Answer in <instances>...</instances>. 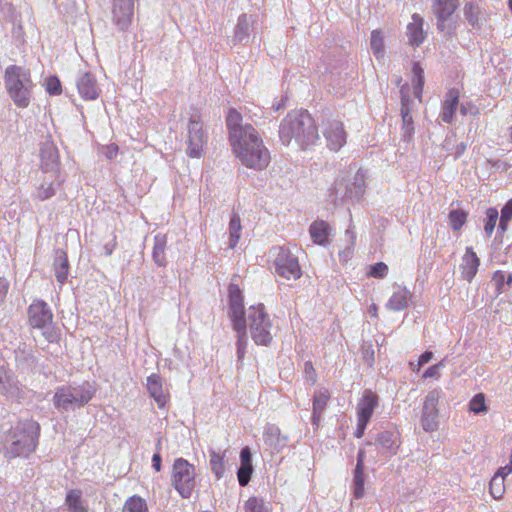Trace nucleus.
Returning <instances> with one entry per match:
<instances>
[{
  "instance_id": "f257e3e1",
  "label": "nucleus",
  "mask_w": 512,
  "mask_h": 512,
  "mask_svg": "<svg viewBox=\"0 0 512 512\" xmlns=\"http://www.w3.org/2000/svg\"><path fill=\"white\" fill-rule=\"evenodd\" d=\"M39 436L38 422L32 419L17 422L5 435L2 445L4 457L14 459L29 456L36 450Z\"/></svg>"
},
{
  "instance_id": "f03ea898",
  "label": "nucleus",
  "mask_w": 512,
  "mask_h": 512,
  "mask_svg": "<svg viewBox=\"0 0 512 512\" xmlns=\"http://www.w3.org/2000/svg\"><path fill=\"white\" fill-rule=\"evenodd\" d=\"M235 157L247 168L265 169L271 160L270 152L255 128H248L242 137L230 142Z\"/></svg>"
},
{
  "instance_id": "7ed1b4c3",
  "label": "nucleus",
  "mask_w": 512,
  "mask_h": 512,
  "mask_svg": "<svg viewBox=\"0 0 512 512\" xmlns=\"http://www.w3.org/2000/svg\"><path fill=\"white\" fill-rule=\"evenodd\" d=\"M280 134L287 142L295 138L303 148L313 146L319 140L316 123L306 110L289 113L281 123Z\"/></svg>"
},
{
  "instance_id": "20e7f679",
  "label": "nucleus",
  "mask_w": 512,
  "mask_h": 512,
  "mask_svg": "<svg viewBox=\"0 0 512 512\" xmlns=\"http://www.w3.org/2000/svg\"><path fill=\"white\" fill-rule=\"evenodd\" d=\"M5 86L7 92L18 108L29 106L32 98L33 82L28 72L20 66H8L5 71Z\"/></svg>"
},
{
  "instance_id": "39448f33",
  "label": "nucleus",
  "mask_w": 512,
  "mask_h": 512,
  "mask_svg": "<svg viewBox=\"0 0 512 512\" xmlns=\"http://www.w3.org/2000/svg\"><path fill=\"white\" fill-rule=\"evenodd\" d=\"M230 318L233 329L237 334V355L241 360L246 354L248 337L246 333V321L244 317V306L242 292L237 284L229 285Z\"/></svg>"
},
{
  "instance_id": "423d86ee",
  "label": "nucleus",
  "mask_w": 512,
  "mask_h": 512,
  "mask_svg": "<svg viewBox=\"0 0 512 512\" xmlns=\"http://www.w3.org/2000/svg\"><path fill=\"white\" fill-rule=\"evenodd\" d=\"M96 393L94 383L84 381L77 386H61L54 396L53 403L57 408L67 410L70 407H83L91 401Z\"/></svg>"
},
{
  "instance_id": "0eeeda50",
  "label": "nucleus",
  "mask_w": 512,
  "mask_h": 512,
  "mask_svg": "<svg viewBox=\"0 0 512 512\" xmlns=\"http://www.w3.org/2000/svg\"><path fill=\"white\" fill-rule=\"evenodd\" d=\"M27 316L29 325L43 330L42 334L49 343L59 341L60 332L53 325V313L45 301L34 299L27 309Z\"/></svg>"
},
{
  "instance_id": "6e6552de",
  "label": "nucleus",
  "mask_w": 512,
  "mask_h": 512,
  "mask_svg": "<svg viewBox=\"0 0 512 512\" xmlns=\"http://www.w3.org/2000/svg\"><path fill=\"white\" fill-rule=\"evenodd\" d=\"M248 327L256 345L268 346L272 342V322L263 304L252 305L248 309Z\"/></svg>"
},
{
  "instance_id": "1a4fd4ad",
  "label": "nucleus",
  "mask_w": 512,
  "mask_h": 512,
  "mask_svg": "<svg viewBox=\"0 0 512 512\" xmlns=\"http://www.w3.org/2000/svg\"><path fill=\"white\" fill-rule=\"evenodd\" d=\"M275 273L286 280H298L302 277V269L298 258L289 249L282 246L271 251Z\"/></svg>"
},
{
  "instance_id": "9d476101",
  "label": "nucleus",
  "mask_w": 512,
  "mask_h": 512,
  "mask_svg": "<svg viewBox=\"0 0 512 512\" xmlns=\"http://www.w3.org/2000/svg\"><path fill=\"white\" fill-rule=\"evenodd\" d=\"M172 485L183 497L189 498L195 488V468L186 459L177 458L172 468Z\"/></svg>"
},
{
  "instance_id": "9b49d317",
  "label": "nucleus",
  "mask_w": 512,
  "mask_h": 512,
  "mask_svg": "<svg viewBox=\"0 0 512 512\" xmlns=\"http://www.w3.org/2000/svg\"><path fill=\"white\" fill-rule=\"evenodd\" d=\"M458 0H434L432 11L436 17L437 29L446 35H451L457 25Z\"/></svg>"
},
{
  "instance_id": "f8f14e48",
  "label": "nucleus",
  "mask_w": 512,
  "mask_h": 512,
  "mask_svg": "<svg viewBox=\"0 0 512 512\" xmlns=\"http://www.w3.org/2000/svg\"><path fill=\"white\" fill-rule=\"evenodd\" d=\"M207 137L203 130L201 117L198 114L193 115L188 123V136L186 153L190 158H199L202 156Z\"/></svg>"
},
{
  "instance_id": "ddd939ff",
  "label": "nucleus",
  "mask_w": 512,
  "mask_h": 512,
  "mask_svg": "<svg viewBox=\"0 0 512 512\" xmlns=\"http://www.w3.org/2000/svg\"><path fill=\"white\" fill-rule=\"evenodd\" d=\"M322 132L331 151L338 152L347 142V134L341 120L327 118L322 122Z\"/></svg>"
},
{
  "instance_id": "4468645a",
  "label": "nucleus",
  "mask_w": 512,
  "mask_h": 512,
  "mask_svg": "<svg viewBox=\"0 0 512 512\" xmlns=\"http://www.w3.org/2000/svg\"><path fill=\"white\" fill-rule=\"evenodd\" d=\"M439 399L440 396L437 390L430 391L425 397L421 416V425L427 432L434 431L438 427Z\"/></svg>"
},
{
  "instance_id": "2eb2a0df",
  "label": "nucleus",
  "mask_w": 512,
  "mask_h": 512,
  "mask_svg": "<svg viewBox=\"0 0 512 512\" xmlns=\"http://www.w3.org/2000/svg\"><path fill=\"white\" fill-rule=\"evenodd\" d=\"M135 0H113L112 22L119 31H126L132 22Z\"/></svg>"
},
{
  "instance_id": "dca6fc26",
  "label": "nucleus",
  "mask_w": 512,
  "mask_h": 512,
  "mask_svg": "<svg viewBox=\"0 0 512 512\" xmlns=\"http://www.w3.org/2000/svg\"><path fill=\"white\" fill-rule=\"evenodd\" d=\"M401 93V117L403 136L410 140L414 134L412 109L410 107V85L405 83L400 88Z\"/></svg>"
},
{
  "instance_id": "f3484780",
  "label": "nucleus",
  "mask_w": 512,
  "mask_h": 512,
  "mask_svg": "<svg viewBox=\"0 0 512 512\" xmlns=\"http://www.w3.org/2000/svg\"><path fill=\"white\" fill-rule=\"evenodd\" d=\"M229 143L242 137L248 128H254L251 124H242V115L236 109H229L226 117Z\"/></svg>"
},
{
  "instance_id": "a211bd4d",
  "label": "nucleus",
  "mask_w": 512,
  "mask_h": 512,
  "mask_svg": "<svg viewBox=\"0 0 512 512\" xmlns=\"http://www.w3.org/2000/svg\"><path fill=\"white\" fill-rule=\"evenodd\" d=\"M411 22L407 25L408 42L412 46H420L427 37V31L424 30V19L417 13L411 17Z\"/></svg>"
},
{
  "instance_id": "6ab92c4d",
  "label": "nucleus",
  "mask_w": 512,
  "mask_h": 512,
  "mask_svg": "<svg viewBox=\"0 0 512 512\" xmlns=\"http://www.w3.org/2000/svg\"><path fill=\"white\" fill-rule=\"evenodd\" d=\"M377 405V395L371 390H365L357 404V419L369 422Z\"/></svg>"
},
{
  "instance_id": "aec40b11",
  "label": "nucleus",
  "mask_w": 512,
  "mask_h": 512,
  "mask_svg": "<svg viewBox=\"0 0 512 512\" xmlns=\"http://www.w3.org/2000/svg\"><path fill=\"white\" fill-rule=\"evenodd\" d=\"M330 392L328 389L317 390L312 398V424L318 428L321 423L322 415L330 400Z\"/></svg>"
},
{
  "instance_id": "412c9836",
  "label": "nucleus",
  "mask_w": 512,
  "mask_h": 512,
  "mask_svg": "<svg viewBox=\"0 0 512 512\" xmlns=\"http://www.w3.org/2000/svg\"><path fill=\"white\" fill-rule=\"evenodd\" d=\"M460 98V91L456 88L448 90L441 106L440 117L445 123H452L457 110Z\"/></svg>"
},
{
  "instance_id": "4be33fe9",
  "label": "nucleus",
  "mask_w": 512,
  "mask_h": 512,
  "mask_svg": "<svg viewBox=\"0 0 512 512\" xmlns=\"http://www.w3.org/2000/svg\"><path fill=\"white\" fill-rule=\"evenodd\" d=\"M241 465L237 471V478L240 486L245 487L248 485L253 473L252 455L249 447H244L240 453Z\"/></svg>"
},
{
  "instance_id": "5701e85b",
  "label": "nucleus",
  "mask_w": 512,
  "mask_h": 512,
  "mask_svg": "<svg viewBox=\"0 0 512 512\" xmlns=\"http://www.w3.org/2000/svg\"><path fill=\"white\" fill-rule=\"evenodd\" d=\"M253 22L252 16H248L247 14H241L239 16L232 39L234 44H247L249 42Z\"/></svg>"
},
{
  "instance_id": "b1692460",
  "label": "nucleus",
  "mask_w": 512,
  "mask_h": 512,
  "mask_svg": "<svg viewBox=\"0 0 512 512\" xmlns=\"http://www.w3.org/2000/svg\"><path fill=\"white\" fill-rule=\"evenodd\" d=\"M77 88L84 100H95L99 96L96 81L89 73L80 76L77 81Z\"/></svg>"
},
{
  "instance_id": "393cba45",
  "label": "nucleus",
  "mask_w": 512,
  "mask_h": 512,
  "mask_svg": "<svg viewBox=\"0 0 512 512\" xmlns=\"http://www.w3.org/2000/svg\"><path fill=\"white\" fill-rule=\"evenodd\" d=\"M411 298V292L406 287H400L391 295L386 307L392 311H402L408 307Z\"/></svg>"
},
{
  "instance_id": "a878e982",
  "label": "nucleus",
  "mask_w": 512,
  "mask_h": 512,
  "mask_svg": "<svg viewBox=\"0 0 512 512\" xmlns=\"http://www.w3.org/2000/svg\"><path fill=\"white\" fill-rule=\"evenodd\" d=\"M147 389L157 405L160 408L164 407L167 402V396L163 391L162 381L159 375L152 374L147 378Z\"/></svg>"
},
{
  "instance_id": "bb28decb",
  "label": "nucleus",
  "mask_w": 512,
  "mask_h": 512,
  "mask_svg": "<svg viewBox=\"0 0 512 512\" xmlns=\"http://www.w3.org/2000/svg\"><path fill=\"white\" fill-rule=\"evenodd\" d=\"M479 265L480 260L477 254L474 252L473 248L468 247L463 257L462 264V274L464 278L468 281H471L475 277Z\"/></svg>"
},
{
  "instance_id": "cd10ccee",
  "label": "nucleus",
  "mask_w": 512,
  "mask_h": 512,
  "mask_svg": "<svg viewBox=\"0 0 512 512\" xmlns=\"http://www.w3.org/2000/svg\"><path fill=\"white\" fill-rule=\"evenodd\" d=\"M354 495L361 498L364 495V452L360 451L357 456V464L354 471Z\"/></svg>"
},
{
  "instance_id": "c85d7f7f",
  "label": "nucleus",
  "mask_w": 512,
  "mask_h": 512,
  "mask_svg": "<svg viewBox=\"0 0 512 512\" xmlns=\"http://www.w3.org/2000/svg\"><path fill=\"white\" fill-rule=\"evenodd\" d=\"M310 236L315 244L325 245L328 243L329 225L325 221H315L311 224Z\"/></svg>"
},
{
  "instance_id": "c756f323",
  "label": "nucleus",
  "mask_w": 512,
  "mask_h": 512,
  "mask_svg": "<svg viewBox=\"0 0 512 512\" xmlns=\"http://www.w3.org/2000/svg\"><path fill=\"white\" fill-rule=\"evenodd\" d=\"M410 84L412 86L413 95L415 98L422 101V93L424 86V71L421 66H413L411 69Z\"/></svg>"
},
{
  "instance_id": "7c9ffc66",
  "label": "nucleus",
  "mask_w": 512,
  "mask_h": 512,
  "mask_svg": "<svg viewBox=\"0 0 512 512\" xmlns=\"http://www.w3.org/2000/svg\"><path fill=\"white\" fill-rule=\"evenodd\" d=\"M209 463L215 478H223L226 471L225 454L216 451H210Z\"/></svg>"
},
{
  "instance_id": "2f4dec72",
  "label": "nucleus",
  "mask_w": 512,
  "mask_h": 512,
  "mask_svg": "<svg viewBox=\"0 0 512 512\" xmlns=\"http://www.w3.org/2000/svg\"><path fill=\"white\" fill-rule=\"evenodd\" d=\"M66 505L71 512H87L88 509L82 501V492L78 489L70 490L65 499Z\"/></svg>"
},
{
  "instance_id": "473e14b6",
  "label": "nucleus",
  "mask_w": 512,
  "mask_h": 512,
  "mask_svg": "<svg viewBox=\"0 0 512 512\" xmlns=\"http://www.w3.org/2000/svg\"><path fill=\"white\" fill-rule=\"evenodd\" d=\"M54 270L56 280L61 285L64 284L69 273V261L65 252H62L61 255L55 259Z\"/></svg>"
},
{
  "instance_id": "72a5a7b5",
  "label": "nucleus",
  "mask_w": 512,
  "mask_h": 512,
  "mask_svg": "<svg viewBox=\"0 0 512 512\" xmlns=\"http://www.w3.org/2000/svg\"><path fill=\"white\" fill-rule=\"evenodd\" d=\"M166 244L167 240L165 236H156L153 247L152 257L154 262L163 267L166 265Z\"/></svg>"
},
{
  "instance_id": "f704fd0d",
  "label": "nucleus",
  "mask_w": 512,
  "mask_h": 512,
  "mask_svg": "<svg viewBox=\"0 0 512 512\" xmlns=\"http://www.w3.org/2000/svg\"><path fill=\"white\" fill-rule=\"evenodd\" d=\"M370 46L376 60L381 61L385 53L384 35L382 31L373 30L371 32Z\"/></svg>"
},
{
  "instance_id": "c9c22d12",
  "label": "nucleus",
  "mask_w": 512,
  "mask_h": 512,
  "mask_svg": "<svg viewBox=\"0 0 512 512\" xmlns=\"http://www.w3.org/2000/svg\"><path fill=\"white\" fill-rule=\"evenodd\" d=\"M122 512H148V506L145 499L133 495L128 497L124 502Z\"/></svg>"
},
{
  "instance_id": "e433bc0d",
  "label": "nucleus",
  "mask_w": 512,
  "mask_h": 512,
  "mask_svg": "<svg viewBox=\"0 0 512 512\" xmlns=\"http://www.w3.org/2000/svg\"><path fill=\"white\" fill-rule=\"evenodd\" d=\"M242 230L241 221L239 215H233L229 223V234L230 241L229 247L231 249L235 248L240 240V233Z\"/></svg>"
},
{
  "instance_id": "4c0bfd02",
  "label": "nucleus",
  "mask_w": 512,
  "mask_h": 512,
  "mask_svg": "<svg viewBox=\"0 0 512 512\" xmlns=\"http://www.w3.org/2000/svg\"><path fill=\"white\" fill-rule=\"evenodd\" d=\"M448 218H449L450 227L454 231H459L463 228V226L467 222L468 212L461 210V209L452 210V211H450Z\"/></svg>"
},
{
  "instance_id": "58836bf2",
  "label": "nucleus",
  "mask_w": 512,
  "mask_h": 512,
  "mask_svg": "<svg viewBox=\"0 0 512 512\" xmlns=\"http://www.w3.org/2000/svg\"><path fill=\"white\" fill-rule=\"evenodd\" d=\"M469 411L479 414L485 413L488 411V406L486 405V398L483 393H478L473 396V398L469 401Z\"/></svg>"
},
{
  "instance_id": "ea45409f",
  "label": "nucleus",
  "mask_w": 512,
  "mask_h": 512,
  "mask_svg": "<svg viewBox=\"0 0 512 512\" xmlns=\"http://www.w3.org/2000/svg\"><path fill=\"white\" fill-rule=\"evenodd\" d=\"M489 492L494 499H501L505 492L504 480L499 476H493L489 483Z\"/></svg>"
},
{
  "instance_id": "a19ab883",
  "label": "nucleus",
  "mask_w": 512,
  "mask_h": 512,
  "mask_svg": "<svg viewBox=\"0 0 512 512\" xmlns=\"http://www.w3.org/2000/svg\"><path fill=\"white\" fill-rule=\"evenodd\" d=\"M498 218L499 213L496 208L490 207L486 210V222L484 225V230L488 236L492 235Z\"/></svg>"
},
{
  "instance_id": "79ce46f5",
  "label": "nucleus",
  "mask_w": 512,
  "mask_h": 512,
  "mask_svg": "<svg viewBox=\"0 0 512 512\" xmlns=\"http://www.w3.org/2000/svg\"><path fill=\"white\" fill-rule=\"evenodd\" d=\"M512 219V198L504 205L501 210L499 221V230L505 232L508 227L509 221Z\"/></svg>"
},
{
  "instance_id": "37998d69",
  "label": "nucleus",
  "mask_w": 512,
  "mask_h": 512,
  "mask_svg": "<svg viewBox=\"0 0 512 512\" xmlns=\"http://www.w3.org/2000/svg\"><path fill=\"white\" fill-rule=\"evenodd\" d=\"M244 512H269V510L265 507L263 500L250 497L245 501Z\"/></svg>"
},
{
  "instance_id": "c03bdc74",
  "label": "nucleus",
  "mask_w": 512,
  "mask_h": 512,
  "mask_svg": "<svg viewBox=\"0 0 512 512\" xmlns=\"http://www.w3.org/2000/svg\"><path fill=\"white\" fill-rule=\"evenodd\" d=\"M464 16L473 27H479L477 6L472 3H466L464 6Z\"/></svg>"
},
{
  "instance_id": "a18cd8bd",
  "label": "nucleus",
  "mask_w": 512,
  "mask_h": 512,
  "mask_svg": "<svg viewBox=\"0 0 512 512\" xmlns=\"http://www.w3.org/2000/svg\"><path fill=\"white\" fill-rule=\"evenodd\" d=\"M388 274V266L384 262H377L376 264L370 266L369 271L367 272L368 277L382 279L385 278Z\"/></svg>"
},
{
  "instance_id": "49530a36",
  "label": "nucleus",
  "mask_w": 512,
  "mask_h": 512,
  "mask_svg": "<svg viewBox=\"0 0 512 512\" xmlns=\"http://www.w3.org/2000/svg\"><path fill=\"white\" fill-rule=\"evenodd\" d=\"M45 89L50 95H60L62 93L60 80L56 76L48 77L45 81Z\"/></svg>"
},
{
  "instance_id": "de8ad7c7",
  "label": "nucleus",
  "mask_w": 512,
  "mask_h": 512,
  "mask_svg": "<svg viewBox=\"0 0 512 512\" xmlns=\"http://www.w3.org/2000/svg\"><path fill=\"white\" fill-rule=\"evenodd\" d=\"M46 154L49 156L51 160V169H58L59 167V156L56 149L48 148L42 152V165L46 169H48L49 164L45 162Z\"/></svg>"
},
{
  "instance_id": "09e8293b",
  "label": "nucleus",
  "mask_w": 512,
  "mask_h": 512,
  "mask_svg": "<svg viewBox=\"0 0 512 512\" xmlns=\"http://www.w3.org/2000/svg\"><path fill=\"white\" fill-rule=\"evenodd\" d=\"M505 280H506V273L501 270H497L494 272L492 276V282L495 285L497 294H501L505 290Z\"/></svg>"
},
{
  "instance_id": "8fccbe9b",
  "label": "nucleus",
  "mask_w": 512,
  "mask_h": 512,
  "mask_svg": "<svg viewBox=\"0 0 512 512\" xmlns=\"http://www.w3.org/2000/svg\"><path fill=\"white\" fill-rule=\"evenodd\" d=\"M391 433L389 432H383L379 435L378 437V441L380 442V444L382 446H385L386 448L389 449V451L392 453V454H396L398 448H399V444L396 443L395 441H392L391 444H389L390 442V439H391Z\"/></svg>"
},
{
  "instance_id": "3c124183",
  "label": "nucleus",
  "mask_w": 512,
  "mask_h": 512,
  "mask_svg": "<svg viewBox=\"0 0 512 512\" xmlns=\"http://www.w3.org/2000/svg\"><path fill=\"white\" fill-rule=\"evenodd\" d=\"M444 367H445V362H444V360H441L437 364L432 365L429 368H427L425 370V372L423 373L422 377L424 379H427V378L439 379L440 378V371Z\"/></svg>"
},
{
  "instance_id": "603ef678",
  "label": "nucleus",
  "mask_w": 512,
  "mask_h": 512,
  "mask_svg": "<svg viewBox=\"0 0 512 512\" xmlns=\"http://www.w3.org/2000/svg\"><path fill=\"white\" fill-rule=\"evenodd\" d=\"M54 194L55 189L52 184H49L47 186L42 185L37 190V198L42 201L51 198L52 196H54Z\"/></svg>"
},
{
  "instance_id": "864d4df0",
  "label": "nucleus",
  "mask_w": 512,
  "mask_h": 512,
  "mask_svg": "<svg viewBox=\"0 0 512 512\" xmlns=\"http://www.w3.org/2000/svg\"><path fill=\"white\" fill-rule=\"evenodd\" d=\"M304 372H305L307 381L310 383V385H315L317 382V374H316V371H315L311 361H307L305 363Z\"/></svg>"
},
{
  "instance_id": "5fc2aeb1",
  "label": "nucleus",
  "mask_w": 512,
  "mask_h": 512,
  "mask_svg": "<svg viewBox=\"0 0 512 512\" xmlns=\"http://www.w3.org/2000/svg\"><path fill=\"white\" fill-rule=\"evenodd\" d=\"M119 153V146L115 143H110L103 146V154L108 160H113Z\"/></svg>"
},
{
  "instance_id": "6e6d98bb",
  "label": "nucleus",
  "mask_w": 512,
  "mask_h": 512,
  "mask_svg": "<svg viewBox=\"0 0 512 512\" xmlns=\"http://www.w3.org/2000/svg\"><path fill=\"white\" fill-rule=\"evenodd\" d=\"M432 357H433L432 352H430V351L424 352L419 357L417 364H415V365L411 364V366H413V370L419 371L423 365L427 364L432 359Z\"/></svg>"
},
{
  "instance_id": "4d7b16f0",
  "label": "nucleus",
  "mask_w": 512,
  "mask_h": 512,
  "mask_svg": "<svg viewBox=\"0 0 512 512\" xmlns=\"http://www.w3.org/2000/svg\"><path fill=\"white\" fill-rule=\"evenodd\" d=\"M9 375L7 371L0 367V391H6L7 390V384L9 383Z\"/></svg>"
},
{
  "instance_id": "13d9d810",
  "label": "nucleus",
  "mask_w": 512,
  "mask_h": 512,
  "mask_svg": "<svg viewBox=\"0 0 512 512\" xmlns=\"http://www.w3.org/2000/svg\"><path fill=\"white\" fill-rule=\"evenodd\" d=\"M368 423L369 422L357 419V427H356V430L354 433L356 438H361L364 435V432H365V429H366Z\"/></svg>"
},
{
  "instance_id": "bf43d9fd",
  "label": "nucleus",
  "mask_w": 512,
  "mask_h": 512,
  "mask_svg": "<svg viewBox=\"0 0 512 512\" xmlns=\"http://www.w3.org/2000/svg\"><path fill=\"white\" fill-rule=\"evenodd\" d=\"M9 283L4 277H0V301H3L8 293Z\"/></svg>"
},
{
  "instance_id": "052dcab7",
  "label": "nucleus",
  "mask_w": 512,
  "mask_h": 512,
  "mask_svg": "<svg viewBox=\"0 0 512 512\" xmlns=\"http://www.w3.org/2000/svg\"><path fill=\"white\" fill-rule=\"evenodd\" d=\"M511 473H512V463H509L504 467H500L494 476H499L504 480L505 477Z\"/></svg>"
},
{
  "instance_id": "680f3d73",
  "label": "nucleus",
  "mask_w": 512,
  "mask_h": 512,
  "mask_svg": "<svg viewBox=\"0 0 512 512\" xmlns=\"http://www.w3.org/2000/svg\"><path fill=\"white\" fill-rule=\"evenodd\" d=\"M152 466L157 472L161 470V455L159 451L156 452L152 457Z\"/></svg>"
},
{
  "instance_id": "e2e57ef3",
  "label": "nucleus",
  "mask_w": 512,
  "mask_h": 512,
  "mask_svg": "<svg viewBox=\"0 0 512 512\" xmlns=\"http://www.w3.org/2000/svg\"><path fill=\"white\" fill-rule=\"evenodd\" d=\"M368 313L370 314L371 317H374V318L378 317V308H377L376 304H372L369 307Z\"/></svg>"
},
{
  "instance_id": "0e129e2a",
  "label": "nucleus",
  "mask_w": 512,
  "mask_h": 512,
  "mask_svg": "<svg viewBox=\"0 0 512 512\" xmlns=\"http://www.w3.org/2000/svg\"><path fill=\"white\" fill-rule=\"evenodd\" d=\"M505 283H506L507 285H511V284H512V274H508V275H506Z\"/></svg>"
},
{
  "instance_id": "69168bd1",
  "label": "nucleus",
  "mask_w": 512,
  "mask_h": 512,
  "mask_svg": "<svg viewBox=\"0 0 512 512\" xmlns=\"http://www.w3.org/2000/svg\"><path fill=\"white\" fill-rule=\"evenodd\" d=\"M509 139L512 142V125L508 128Z\"/></svg>"
},
{
  "instance_id": "338daca9",
  "label": "nucleus",
  "mask_w": 512,
  "mask_h": 512,
  "mask_svg": "<svg viewBox=\"0 0 512 512\" xmlns=\"http://www.w3.org/2000/svg\"><path fill=\"white\" fill-rule=\"evenodd\" d=\"M460 111H461V113H462L463 115H465V114L467 113V110H466V108H465V106H464V105H462V106H461Z\"/></svg>"
},
{
  "instance_id": "774afa93",
  "label": "nucleus",
  "mask_w": 512,
  "mask_h": 512,
  "mask_svg": "<svg viewBox=\"0 0 512 512\" xmlns=\"http://www.w3.org/2000/svg\"><path fill=\"white\" fill-rule=\"evenodd\" d=\"M509 8L512 11V0H508Z\"/></svg>"
}]
</instances>
